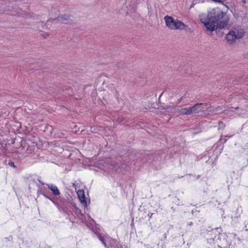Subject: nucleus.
<instances>
[{"label":"nucleus","instance_id":"obj_29","mask_svg":"<svg viewBox=\"0 0 248 248\" xmlns=\"http://www.w3.org/2000/svg\"><path fill=\"white\" fill-rule=\"evenodd\" d=\"M186 31H190V29L189 28H188L187 29H186Z\"/></svg>","mask_w":248,"mask_h":248},{"label":"nucleus","instance_id":"obj_12","mask_svg":"<svg viewBox=\"0 0 248 248\" xmlns=\"http://www.w3.org/2000/svg\"><path fill=\"white\" fill-rule=\"evenodd\" d=\"M69 16H58L57 19L58 20L61 21L64 24H68L69 22L68 21V17Z\"/></svg>","mask_w":248,"mask_h":248},{"label":"nucleus","instance_id":"obj_3","mask_svg":"<svg viewBox=\"0 0 248 248\" xmlns=\"http://www.w3.org/2000/svg\"><path fill=\"white\" fill-rule=\"evenodd\" d=\"M166 26L171 30H183L186 25L181 21L175 20L172 16H164Z\"/></svg>","mask_w":248,"mask_h":248},{"label":"nucleus","instance_id":"obj_33","mask_svg":"<svg viewBox=\"0 0 248 248\" xmlns=\"http://www.w3.org/2000/svg\"><path fill=\"white\" fill-rule=\"evenodd\" d=\"M164 236H165V237H166V233L164 234Z\"/></svg>","mask_w":248,"mask_h":248},{"label":"nucleus","instance_id":"obj_2","mask_svg":"<svg viewBox=\"0 0 248 248\" xmlns=\"http://www.w3.org/2000/svg\"><path fill=\"white\" fill-rule=\"evenodd\" d=\"M98 238L106 248H122L119 246L117 241L112 239L107 235L101 234H97Z\"/></svg>","mask_w":248,"mask_h":248},{"label":"nucleus","instance_id":"obj_34","mask_svg":"<svg viewBox=\"0 0 248 248\" xmlns=\"http://www.w3.org/2000/svg\"><path fill=\"white\" fill-rule=\"evenodd\" d=\"M243 1L244 3H245V0H244Z\"/></svg>","mask_w":248,"mask_h":248},{"label":"nucleus","instance_id":"obj_8","mask_svg":"<svg viewBox=\"0 0 248 248\" xmlns=\"http://www.w3.org/2000/svg\"><path fill=\"white\" fill-rule=\"evenodd\" d=\"M225 38L227 41L231 43L235 41L237 39L236 31H230L226 34Z\"/></svg>","mask_w":248,"mask_h":248},{"label":"nucleus","instance_id":"obj_5","mask_svg":"<svg viewBox=\"0 0 248 248\" xmlns=\"http://www.w3.org/2000/svg\"><path fill=\"white\" fill-rule=\"evenodd\" d=\"M66 202V201L64 199H60L59 200L55 199L52 202L60 212H62L66 214L68 216H70V212L68 210L67 208L65 206Z\"/></svg>","mask_w":248,"mask_h":248},{"label":"nucleus","instance_id":"obj_27","mask_svg":"<svg viewBox=\"0 0 248 248\" xmlns=\"http://www.w3.org/2000/svg\"><path fill=\"white\" fill-rule=\"evenodd\" d=\"M232 135H231V136H225V137H227L228 138H231V137H232Z\"/></svg>","mask_w":248,"mask_h":248},{"label":"nucleus","instance_id":"obj_4","mask_svg":"<svg viewBox=\"0 0 248 248\" xmlns=\"http://www.w3.org/2000/svg\"><path fill=\"white\" fill-rule=\"evenodd\" d=\"M207 103H197L191 107L187 108L186 113L188 115L195 114L200 112H204L209 108Z\"/></svg>","mask_w":248,"mask_h":248},{"label":"nucleus","instance_id":"obj_21","mask_svg":"<svg viewBox=\"0 0 248 248\" xmlns=\"http://www.w3.org/2000/svg\"><path fill=\"white\" fill-rule=\"evenodd\" d=\"M42 195L46 198H48L49 196L44 191L42 192Z\"/></svg>","mask_w":248,"mask_h":248},{"label":"nucleus","instance_id":"obj_13","mask_svg":"<svg viewBox=\"0 0 248 248\" xmlns=\"http://www.w3.org/2000/svg\"><path fill=\"white\" fill-rule=\"evenodd\" d=\"M237 39L241 38L244 35V31L242 30L236 31Z\"/></svg>","mask_w":248,"mask_h":248},{"label":"nucleus","instance_id":"obj_23","mask_svg":"<svg viewBox=\"0 0 248 248\" xmlns=\"http://www.w3.org/2000/svg\"><path fill=\"white\" fill-rule=\"evenodd\" d=\"M5 239L7 240V241H11L12 239V237L11 236L6 237L5 238Z\"/></svg>","mask_w":248,"mask_h":248},{"label":"nucleus","instance_id":"obj_14","mask_svg":"<svg viewBox=\"0 0 248 248\" xmlns=\"http://www.w3.org/2000/svg\"><path fill=\"white\" fill-rule=\"evenodd\" d=\"M132 0H126L124 4V5L128 8V7H130L132 5Z\"/></svg>","mask_w":248,"mask_h":248},{"label":"nucleus","instance_id":"obj_30","mask_svg":"<svg viewBox=\"0 0 248 248\" xmlns=\"http://www.w3.org/2000/svg\"><path fill=\"white\" fill-rule=\"evenodd\" d=\"M51 198H52L51 197H50V196H49L48 198H47V199H49V200H50V199H51Z\"/></svg>","mask_w":248,"mask_h":248},{"label":"nucleus","instance_id":"obj_25","mask_svg":"<svg viewBox=\"0 0 248 248\" xmlns=\"http://www.w3.org/2000/svg\"><path fill=\"white\" fill-rule=\"evenodd\" d=\"M153 215V213H149L148 214V216L149 219L152 217Z\"/></svg>","mask_w":248,"mask_h":248},{"label":"nucleus","instance_id":"obj_11","mask_svg":"<svg viewBox=\"0 0 248 248\" xmlns=\"http://www.w3.org/2000/svg\"><path fill=\"white\" fill-rule=\"evenodd\" d=\"M78 195L80 199L81 202L82 203L84 202L85 204L86 205L87 203L86 202H85V199L84 195L83 194V191L79 190L78 192Z\"/></svg>","mask_w":248,"mask_h":248},{"label":"nucleus","instance_id":"obj_17","mask_svg":"<svg viewBox=\"0 0 248 248\" xmlns=\"http://www.w3.org/2000/svg\"><path fill=\"white\" fill-rule=\"evenodd\" d=\"M8 165L15 169L16 168V166L15 165L14 163L11 160L9 161Z\"/></svg>","mask_w":248,"mask_h":248},{"label":"nucleus","instance_id":"obj_9","mask_svg":"<svg viewBox=\"0 0 248 248\" xmlns=\"http://www.w3.org/2000/svg\"><path fill=\"white\" fill-rule=\"evenodd\" d=\"M48 188H49L52 192L53 194L56 196L60 194V192L58 187L52 184H46Z\"/></svg>","mask_w":248,"mask_h":248},{"label":"nucleus","instance_id":"obj_22","mask_svg":"<svg viewBox=\"0 0 248 248\" xmlns=\"http://www.w3.org/2000/svg\"><path fill=\"white\" fill-rule=\"evenodd\" d=\"M134 154H135L134 153H132L131 154H130L129 155V159H132L133 157Z\"/></svg>","mask_w":248,"mask_h":248},{"label":"nucleus","instance_id":"obj_16","mask_svg":"<svg viewBox=\"0 0 248 248\" xmlns=\"http://www.w3.org/2000/svg\"><path fill=\"white\" fill-rule=\"evenodd\" d=\"M64 90H65L66 91H68L67 94L69 95H72V90L71 89V87H69L67 88H65Z\"/></svg>","mask_w":248,"mask_h":248},{"label":"nucleus","instance_id":"obj_32","mask_svg":"<svg viewBox=\"0 0 248 248\" xmlns=\"http://www.w3.org/2000/svg\"><path fill=\"white\" fill-rule=\"evenodd\" d=\"M137 157H140V154H138L137 155Z\"/></svg>","mask_w":248,"mask_h":248},{"label":"nucleus","instance_id":"obj_10","mask_svg":"<svg viewBox=\"0 0 248 248\" xmlns=\"http://www.w3.org/2000/svg\"><path fill=\"white\" fill-rule=\"evenodd\" d=\"M209 16H223V13L221 12L218 8H214L208 12Z\"/></svg>","mask_w":248,"mask_h":248},{"label":"nucleus","instance_id":"obj_15","mask_svg":"<svg viewBox=\"0 0 248 248\" xmlns=\"http://www.w3.org/2000/svg\"><path fill=\"white\" fill-rule=\"evenodd\" d=\"M204 1V0H194L190 7H193L196 4L202 3Z\"/></svg>","mask_w":248,"mask_h":248},{"label":"nucleus","instance_id":"obj_24","mask_svg":"<svg viewBox=\"0 0 248 248\" xmlns=\"http://www.w3.org/2000/svg\"><path fill=\"white\" fill-rule=\"evenodd\" d=\"M187 226H192L193 225V223H192V222L190 221V222L187 223Z\"/></svg>","mask_w":248,"mask_h":248},{"label":"nucleus","instance_id":"obj_19","mask_svg":"<svg viewBox=\"0 0 248 248\" xmlns=\"http://www.w3.org/2000/svg\"><path fill=\"white\" fill-rule=\"evenodd\" d=\"M41 36L44 38H46L49 36V34L47 32H44L41 34Z\"/></svg>","mask_w":248,"mask_h":248},{"label":"nucleus","instance_id":"obj_1","mask_svg":"<svg viewBox=\"0 0 248 248\" xmlns=\"http://www.w3.org/2000/svg\"><path fill=\"white\" fill-rule=\"evenodd\" d=\"M200 21L206 31L213 32L225 28L228 25V16H201Z\"/></svg>","mask_w":248,"mask_h":248},{"label":"nucleus","instance_id":"obj_18","mask_svg":"<svg viewBox=\"0 0 248 248\" xmlns=\"http://www.w3.org/2000/svg\"><path fill=\"white\" fill-rule=\"evenodd\" d=\"M221 230V229L220 228H216L215 229H213L212 230V232H214V233H216V232H217L218 234H221L220 233L219 231H220Z\"/></svg>","mask_w":248,"mask_h":248},{"label":"nucleus","instance_id":"obj_31","mask_svg":"<svg viewBox=\"0 0 248 248\" xmlns=\"http://www.w3.org/2000/svg\"><path fill=\"white\" fill-rule=\"evenodd\" d=\"M163 93V92H162V93L160 94L159 97H161V96L162 95Z\"/></svg>","mask_w":248,"mask_h":248},{"label":"nucleus","instance_id":"obj_6","mask_svg":"<svg viewBox=\"0 0 248 248\" xmlns=\"http://www.w3.org/2000/svg\"><path fill=\"white\" fill-rule=\"evenodd\" d=\"M76 214L82 222H85L88 226H89V225L93 226L94 225L95 222L92 218L90 216L85 217L80 209L76 208Z\"/></svg>","mask_w":248,"mask_h":248},{"label":"nucleus","instance_id":"obj_7","mask_svg":"<svg viewBox=\"0 0 248 248\" xmlns=\"http://www.w3.org/2000/svg\"><path fill=\"white\" fill-rule=\"evenodd\" d=\"M169 109L168 110V112H170L173 114H179V115H188V114L186 113V111L187 110V108H182L180 106H172L171 107H169L168 108Z\"/></svg>","mask_w":248,"mask_h":248},{"label":"nucleus","instance_id":"obj_20","mask_svg":"<svg viewBox=\"0 0 248 248\" xmlns=\"http://www.w3.org/2000/svg\"><path fill=\"white\" fill-rule=\"evenodd\" d=\"M227 140V139L225 138L223 139L222 137L219 139V141L221 143H225Z\"/></svg>","mask_w":248,"mask_h":248},{"label":"nucleus","instance_id":"obj_28","mask_svg":"<svg viewBox=\"0 0 248 248\" xmlns=\"http://www.w3.org/2000/svg\"><path fill=\"white\" fill-rule=\"evenodd\" d=\"M54 200H55V199L52 197L50 201H51L52 202H53V201H54Z\"/></svg>","mask_w":248,"mask_h":248},{"label":"nucleus","instance_id":"obj_26","mask_svg":"<svg viewBox=\"0 0 248 248\" xmlns=\"http://www.w3.org/2000/svg\"><path fill=\"white\" fill-rule=\"evenodd\" d=\"M212 0L213 1H215V2H220V3L222 2L221 0Z\"/></svg>","mask_w":248,"mask_h":248}]
</instances>
